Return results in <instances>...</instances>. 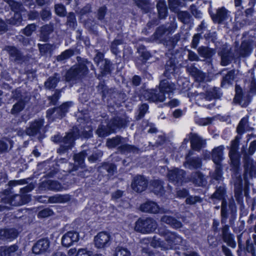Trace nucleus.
Segmentation results:
<instances>
[{
  "label": "nucleus",
  "instance_id": "57",
  "mask_svg": "<svg viewBox=\"0 0 256 256\" xmlns=\"http://www.w3.org/2000/svg\"><path fill=\"white\" fill-rule=\"evenodd\" d=\"M67 24L70 27H74L76 24V19L73 12H70L68 16Z\"/></svg>",
  "mask_w": 256,
  "mask_h": 256
},
{
  "label": "nucleus",
  "instance_id": "54",
  "mask_svg": "<svg viewBox=\"0 0 256 256\" xmlns=\"http://www.w3.org/2000/svg\"><path fill=\"white\" fill-rule=\"evenodd\" d=\"M122 44V40H115L112 43L111 51L114 54H116L118 52V46Z\"/></svg>",
  "mask_w": 256,
  "mask_h": 256
},
{
  "label": "nucleus",
  "instance_id": "22",
  "mask_svg": "<svg viewBox=\"0 0 256 256\" xmlns=\"http://www.w3.org/2000/svg\"><path fill=\"white\" fill-rule=\"evenodd\" d=\"M190 143L192 149L200 150L204 144L205 142L200 136L195 134H190Z\"/></svg>",
  "mask_w": 256,
  "mask_h": 256
},
{
  "label": "nucleus",
  "instance_id": "38",
  "mask_svg": "<svg viewBox=\"0 0 256 256\" xmlns=\"http://www.w3.org/2000/svg\"><path fill=\"white\" fill-rule=\"evenodd\" d=\"M222 239L229 246L232 248H234L236 246L233 236L230 233L222 234Z\"/></svg>",
  "mask_w": 256,
  "mask_h": 256
},
{
  "label": "nucleus",
  "instance_id": "37",
  "mask_svg": "<svg viewBox=\"0 0 256 256\" xmlns=\"http://www.w3.org/2000/svg\"><path fill=\"white\" fill-rule=\"evenodd\" d=\"M135 4L139 8L143 10L145 12L149 10L150 4L146 0H134Z\"/></svg>",
  "mask_w": 256,
  "mask_h": 256
},
{
  "label": "nucleus",
  "instance_id": "61",
  "mask_svg": "<svg viewBox=\"0 0 256 256\" xmlns=\"http://www.w3.org/2000/svg\"><path fill=\"white\" fill-rule=\"evenodd\" d=\"M246 250L252 254H256L255 248L252 244L250 242V239L247 240L246 242Z\"/></svg>",
  "mask_w": 256,
  "mask_h": 256
},
{
  "label": "nucleus",
  "instance_id": "15",
  "mask_svg": "<svg viewBox=\"0 0 256 256\" xmlns=\"http://www.w3.org/2000/svg\"><path fill=\"white\" fill-rule=\"evenodd\" d=\"M118 126L116 120H113L108 124L107 128L104 126H100L96 130V134L100 136H106L111 132H114L115 128Z\"/></svg>",
  "mask_w": 256,
  "mask_h": 256
},
{
  "label": "nucleus",
  "instance_id": "34",
  "mask_svg": "<svg viewBox=\"0 0 256 256\" xmlns=\"http://www.w3.org/2000/svg\"><path fill=\"white\" fill-rule=\"evenodd\" d=\"M156 6L160 18H164L167 14V10L164 2L160 0Z\"/></svg>",
  "mask_w": 256,
  "mask_h": 256
},
{
  "label": "nucleus",
  "instance_id": "13",
  "mask_svg": "<svg viewBox=\"0 0 256 256\" xmlns=\"http://www.w3.org/2000/svg\"><path fill=\"white\" fill-rule=\"evenodd\" d=\"M184 175V172L177 168L168 172V176L171 182L174 184L182 183Z\"/></svg>",
  "mask_w": 256,
  "mask_h": 256
},
{
  "label": "nucleus",
  "instance_id": "43",
  "mask_svg": "<svg viewBox=\"0 0 256 256\" xmlns=\"http://www.w3.org/2000/svg\"><path fill=\"white\" fill-rule=\"evenodd\" d=\"M25 104L22 100H20L18 102L14 104L11 110V113L15 114L22 111L24 107Z\"/></svg>",
  "mask_w": 256,
  "mask_h": 256
},
{
  "label": "nucleus",
  "instance_id": "55",
  "mask_svg": "<svg viewBox=\"0 0 256 256\" xmlns=\"http://www.w3.org/2000/svg\"><path fill=\"white\" fill-rule=\"evenodd\" d=\"M190 14L186 12H182L178 13V18L184 23H188L190 20Z\"/></svg>",
  "mask_w": 256,
  "mask_h": 256
},
{
  "label": "nucleus",
  "instance_id": "44",
  "mask_svg": "<svg viewBox=\"0 0 256 256\" xmlns=\"http://www.w3.org/2000/svg\"><path fill=\"white\" fill-rule=\"evenodd\" d=\"M150 246L154 248H166V246L163 242L156 236H154L150 241Z\"/></svg>",
  "mask_w": 256,
  "mask_h": 256
},
{
  "label": "nucleus",
  "instance_id": "59",
  "mask_svg": "<svg viewBox=\"0 0 256 256\" xmlns=\"http://www.w3.org/2000/svg\"><path fill=\"white\" fill-rule=\"evenodd\" d=\"M92 252L90 250H88L86 248H79L76 254V256H91Z\"/></svg>",
  "mask_w": 256,
  "mask_h": 256
},
{
  "label": "nucleus",
  "instance_id": "25",
  "mask_svg": "<svg viewBox=\"0 0 256 256\" xmlns=\"http://www.w3.org/2000/svg\"><path fill=\"white\" fill-rule=\"evenodd\" d=\"M184 165L186 168L190 169L198 168L201 167L202 161L201 160L198 158H190L187 156Z\"/></svg>",
  "mask_w": 256,
  "mask_h": 256
},
{
  "label": "nucleus",
  "instance_id": "26",
  "mask_svg": "<svg viewBox=\"0 0 256 256\" xmlns=\"http://www.w3.org/2000/svg\"><path fill=\"white\" fill-rule=\"evenodd\" d=\"M198 51L199 55L204 58H209L214 54L212 49L205 46L200 47Z\"/></svg>",
  "mask_w": 256,
  "mask_h": 256
},
{
  "label": "nucleus",
  "instance_id": "52",
  "mask_svg": "<svg viewBox=\"0 0 256 256\" xmlns=\"http://www.w3.org/2000/svg\"><path fill=\"white\" fill-rule=\"evenodd\" d=\"M36 28V26L34 24H30L23 29L22 32L26 36H30L32 32L35 30Z\"/></svg>",
  "mask_w": 256,
  "mask_h": 256
},
{
  "label": "nucleus",
  "instance_id": "6",
  "mask_svg": "<svg viewBox=\"0 0 256 256\" xmlns=\"http://www.w3.org/2000/svg\"><path fill=\"white\" fill-rule=\"evenodd\" d=\"M158 233L164 238L166 248H172L174 246L180 244L182 242V239L180 236L165 228H158Z\"/></svg>",
  "mask_w": 256,
  "mask_h": 256
},
{
  "label": "nucleus",
  "instance_id": "47",
  "mask_svg": "<svg viewBox=\"0 0 256 256\" xmlns=\"http://www.w3.org/2000/svg\"><path fill=\"white\" fill-rule=\"evenodd\" d=\"M38 48L40 52L42 54H44L51 52L52 50V46L48 44H38Z\"/></svg>",
  "mask_w": 256,
  "mask_h": 256
},
{
  "label": "nucleus",
  "instance_id": "24",
  "mask_svg": "<svg viewBox=\"0 0 256 256\" xmlns=\"http://www.w3.org/2000/svg\"><path fill=\"white\" fill-rule=\"evenodd\" d=\"M160 221L170 225L174 228H178L182 226V224L180 222L172 216L166 215L162 216L160 218Z\"/></svg>",
  "mask_w": 256,
  "mask_h": 256
},
{
  "label": "nucleus",
  "instance_id": "50",
  "mask_svg": "<svg viewBox=\"0 0 256 256\" xmlns=\"http://www.w3.org/2000/svg\"><path fill=\"white\" fill-rule=\"evenodd\" d=\"M98 66L104 72H108L110 70V61L106 59L102 60Z\"/></svg>",
  "mask_w": 256,
  "mask_h": 256
},
{
  "label": "nucleus",
  "instance_id": "63",
  "mask_svg": "<svg viewBox=\"0 0 256 256\" xmlns=\"http://www.w3.org/2000/svg\"><path fill=\"white\" fill-rule=\"evenodd\" d=\"M200 202V198L198 196H190L186 200V203L190 204H194Z\"/></svg>",
  "mask_w": 256,
  "mask_h": 256
},
{
  "label": "nucleus",
  "instance_id": "21",
  "mask_svg": "<svg viewBox=\"0 0 256 256\" xmlns=\"http://www.w3.org/2000/svg\"><path fill=\"white\" fill-rule=\"evenodd\" d=\"M42 190H60L62 189V186L56 181L48 180L42 182L40 186Z\"/></svg>",
  "mask_w": 256,
  "mask_h": 256
},
{
  "label": "nucleus",
  "instance_id": "20",
  "mask_svg": "<svg viewBox=\"0 0 256 256\" xmlns=\"http://www.w3.org/2000/svg\"><path fill=\"white\" fill-rule=\"evenodd\" d=\"M223 146H220L214 148L212 152V160L216 165L220 164L221 162L224 160Z\"/></svg>",
  "mask_w": 256,
  "mask_h": 256
},
{
  "label": "nucleus",
  "instance_id": "64",
  "mask_svg": "<svg viewBox=\"0 0 256 256\" xmlns=\"http://www.w3.org/2000/svg\"><path fill=\"white\" fill-rule=\"evenodd\" d=\"M148 110V106L146 104H142L140 108L139 114L138 116L137 119H140L144 116V114Z\"/></svg>",
  "mask_w": 256,
  "mask_h": 256
},
{
  "label": "nucleus",
  "instance_id": "18",
  "mask_svg": "<svg viewBox=\"0 0 256 256\" xmlns=\"http://www.w3.org/2000/svg\"><path fill=\"white\" fill-rule=\"evenodd\" d=\"M220 97V94L218 92V89L217 88H210L206 92V94L200 93L198 95L197 100L200 98L204 99L206 100L210 101L213 98H218Z\"/></svg>",
  "mask_w": 256,
  "mask_h": 256
},
{
  "label": "nucleus",
  "instance_id": "42",
  "mask_svg": "<svg viewBox=\"0 0 256 256\" xmlns=\"http://www.w3.org/2000/svg\"><path fill=\"white\" fill-rule=\"evenodd\" d=\"M236 94L234 99V101L236 103H239L242 106H246L248 104V102H242V100H241V89L238 88V86H236Z\"/></svg>",
  "mask_w": 256,
  "mask_h": 256
},
{
  "label": "nucleus",
  "instance_id": "32",
  "mask_svg": "<svg viewBox=\"0 0 256 256\" xmlns=\"http://www.w3.org/2000/svg\"><path fill=\"white\" fill-rule=\"evenodd\" d=\"M60 80V76L55 74L54 76H50L46 82H45V86L48 88H54Z\"/></svg>",
  "mask_w": 256,
  "mask_h": 256
},
{
  "label": "nucleus",
  "instance_id": "27",
  "mask_svg": "<svg viewBox=\"0 0 256 256\" xmlns=\"http://www.w3.org/2000/svg\"><path fill=\"white\" fill-rule=\"evenodd\" d=\"M226 194L225 188L224 186H220L218 188L216 192L212 196L211 198L212 199H216L218 200H226L224 199V196Z\"/></svg>",
  "mask_w": 256,
  "mask_h": 256
},
{
  "label": "nucleus",
  "instance_id": "19",
  "mask_svg": "<svg viewBox=\"0 0 256 256\" xmlns=\"http://www.w3.org/2000/svg\"><path fill=\"white\" fill-rule=\"evenodd\" d=\"M14 12L13 17L7 20V22L9 24L15 26H19L22 21V14L21 13L24 12V9L22 4H20V8L15 10H12Z\"/></svg>",
  "mask_w": 256,
  "mask_h": 256
},
{
  "label": "nucleus",
  "instance_id": "41",
  "mask_svg": "<svg viewBox=\"0 0 256 256\" xmlns=\"http://www.w3.org/2000/svg\"><path fill=\"white\" fill-rule=\"evenodd\" d=\"M176 71L175 65L172 61L167 62L166 66V71L164 73L166 76L168 78L170 74H173Z\"/></svg>",
  "mask_w": 256,
  "mask_h": 256
},
{
  "label": "nucleus",
  "instance_id": "12",
  "mask_svg": "<svg viewBox=\"0 0 256 256\" xmlns=\"http://www.w3.org/2000/svg\"><path fill=\"white\" fill-rule=\"evenodd\" d=\"M50 247V242L47 239H41L38 240L33 246L32 252L36 254L47 252Z\"/></svg>",
  "mask_w": 256,
  "mask_h": 256
},
{
  "label": "nucleus",
  "instance_id": "4",
  "mask_svg": "<svg viewBox=\"0 0 256 256\" xmlns=\"http://www.w3.org/2000/svg\"><path fill=\"white\" fill-rule=\"evenodd\" d=\"M158 227L155 220L150 218H138L135 222L134 229L142 234H147L153 232Z\"/></svg>",
  "mask_w": 256,
  "mask_h": 256
},
{
  "label": "nucleus",
  "instance_id": "10",
  "mask_svg": "<svg viewBox=\"0 0 256 256\" xmlns=\"http://www.w3.org/2000/svg\"><path fill=\"white\" fill-rule=\"evenodd\" d=\"M148 186L147 180L142 176H138L134 178L132 183V190L136 192L144 191Z\"/></svg>",
  "mask_w": 256,
  "mask_h": 256
},
{
  "label": "nucleus",
  "instance_id": "51",
  "mask_svg": "<svg viewBox=\"0 0 256 256\" xmlns=\"http://www.w3.org/2000/svg\"><path fill=\"white\" fill-rule=\"evenodd\" d=\"M120 138L117 136L112 139H110L107 140V146L109 148H114L120 144Z\"/></svg>",
  "mask_w": 256,
  "mask_h": 256
},
{
  "label": "nucleus",
  "instance_id": "31",
  "mask_svg": "<svg viewBox=\"0 0 256 256\" xmlns=\"http://www.w3.org/2000/svg\"><path fill=\"white\" fill-rule=\"evenodd\" d=\"M192 180L198 186H202L204 182L203 175L199 172H194L192 175Z\"/></svg>",
  "mask_w": 256,
  "mask_h": 256
},
{
  "label": "nucleus",
  "instance_id": "16",
  "mask_svg": "<svg viewBox=\"0 0 256 256\" xmlns=\"http://www.w3.org/2000/svg\"><path fill=\"white\" fill-rule=\"evenodd\" d=\"M18 246L16 244H13L10 246H0V256H20Z\"/></svg>",
  "mask_w": 256,
  "mask_h": 256
},
{
  "label": "nucleus",
  "instance_id": "8",
  "mask_svg": "<svg viewBox=\"0 0 256 256\" xmlns=\"http://www.w3.org/2000/svg\"><path fill=\"white\" fill-rule=\"evenodd\" d=\"M186 70L197 82H208L210 80V79L206 74L202 72L194 66H188L186 68Z\"/></svg>",
  "mask_w": 256,
  "mask_h": 256
},
{
  "label": "nucleus",
  "instance_id": "23",
  "mask_svg": "<svg viewBox=\"0 0 256 256\" xmlns=\"http://www.w3.org/2000/svg\"><path fill=\"white\" fill-rule=\"evenodd\" d=\"M18 236L17 232L13 228L0 230V240H10L16 238Z\"/></svg>",
  "mask_w": 256,
  "mask_h": 256
},
{
  "label": "nucleus",
  "instance_id": "28",
  "mask_svg": "<svg viewBox=\"0 0 256 256\" xmlns=\"http://www.w3.org/2000/svg\"><path fill=\"white\" fill-rule=\"evenodd\" d=\"M152 189L154 193L156 194H163L162 182L159 180H154L152 182L151 184Z\"/></svg>",
  "mask_w": 256,
  "mask_h": 256
},
{
  "label": "nucleus",
  "instance_id": "14",
  "mask_svg": "<svg viewBox=\"0 0 256 256\" xmlns=\"http://www.w3.org/2000/svg\"><path fill=\"white\" fill-rule=\"evenodd\" d=\"M44 124V120L42 119L36 120L32 122L30 126L26 128V134L30 136H34L40 132V130Z\"/></svg>",
  "mask_w": 256,
  "mask_h": 256
},
{
  "label": "nucleus",
  "instance_id": "49",
  "mask_svg": "<svg viewBox=\"0 0 256 256\" xmlns=\"http://www.w3.org/2000/svg\"><path fill=\"white\" fill-rule=\"evenodd\" d=\"M74 54V51L72 50H67L57 56L58 61H62L70 58Z\"/></svg>",
  "mask_w": 256,
  "mask_h": 256
},
{
  "label": "nucleus",
  "instance_id": "29",
  "mask_svg": "<svg viewBox=\"0 0 256 256\" xmlns=\"http://www.w3.org/2000/svg\"><path fill=\"white\" fill-rule=\"evenodd\" d=\"M238 149L230 148L229 152L231 163L234 167H237L239 164V156L237 154Z\"/></svg>",
  "mask_w": 256,
  "mask_h": 256
},
{
  "label": "nucleus",
  "instance_id": "39",
  "mask_svg": "<svg viewBox=\"0 0 256 256\" xmlns=\"http://www.w3.org/2000/svg\"><path fill=\"white\" fill-rule=\"evenodd\" d=\"M234 70H230L228 72L225 76L224 77L222 82V86L232 83L234 78Z\"/></svg>",
  "mask_w": 256,
  "mask_h": 256
},
{
  "label": "nucleus",
  "instance_id": "58",
  "mask_svg": "<svg viewBox=\"0 0 256 256\" xmlns=\"http://www.w3.org/2000/svg\"><path fill=\"white\" fill-rule=\"evenodd\" d=\"M102 154L100 150H96V152L88 158V160L90 162H94L98 160L102 157Z\"/></svg>",
  "mask_w": 256,
  "mask_h": 256
},
{
  "label": "nucleus",
  "instance_id": "2",
  "mask_svg": "<svg viewBox=\"0 0 256 256\" xmlns=\"http://www.w3.org/2000/svg\"><path fill=\"white\" fill-rule=\"evenodd\" d=\"M89 66L92 70H94L92 64L86 60L77 65L72 66L66 73V80L70 81L80 78L86 74Z\"/></svg>",
  "mask_w": 256,
  "mask_h": 256
},
{
  "label": "nucleus",
  "instance_id": "46",
  "mask_svg": "<svg viewBox=\"0 0 256 256\" xmlns=\"http://www.w3.org/2000/svg\"><path fill=\"white\" fill-rule=\"evenodd\" d=\"M221 216H222V222L225 223L226 220L228 216V210H227V207H226V200H223L222 202Z\"/></svg>",
  "mask_w": 256,
  "mask_h": 256
},
{
  "label": "nucleus",
  "instance_id": "3",
  "mask_svg": "<svg viewBox=\"0 0 256 256\" xmlns=\"http://www.w3.org/2000/svg\"><path fill=\"white\" fill-rule=\"evenodd\" d=\"M256 150V140L251 142L248 152L242 150L245 172L250 176H254L256 174V162H254L250 158V156L254 154Z\"/></svg>",
  "mask_w": 256,
  "mask_h": 256
},
{
  "label": "nucleus",
  "instance_id": "30",
  "mask_svg": "<svg viewBox=\"0 0 256 256\" xmlns=\"http://www.w3.org/2000/svg\"><path fill=\"white\" fill-rule=\"evenodd\" d=\"M52 32V26L46 25L42 27L41 34L40 36V39L44 42H46L48 38L49 34Z\"/></svg>",
  "mask_w": 256,
  "mask_h": 256
},
{
  "label": "nucleus",
  "instance_id": "56",
  "mask_svg": "<svg viewBox=\"0 0 256 256\" xmlns=\"http://www.w3.org/2000/svg\"><path fill=\"white\" fill-rule=\"evenodd\" d=\"M70 106V102H66L62 104L59 108H56L57 111L60 112V118H62L64 114L68 112Z\"/></svg>",
  "mask_w": 256,
  "mask_h": 256
},
{
  "label": "nucleus",
  "instance_id": "5",
  "mask_svg": "<svg viewBox=\"0 0 256 256\" xmlns=\"http://www.w3.org/2000/svg\"><path fill=\"white\" fill-rule=\"evenodd\" d=\"M76 136L74 132H68L65 136L62 138L57 134L52 137V140L56 143L60 144V147L58 150V152L64 153L66 150L71 148L74 144Z\"/></svg>",
  "mask_w": 256,
  "mask_h": 256
},
{
  "label": "nucleus",
  "instance_id": "35",
  "mask_svg": "<svg viewBox=\"0 0 256 256\" xmlns=\"http://www.w3.org/2000/svg\"><path fill=\"white\" fill-rule=\"evenodd\" d=\"M252 52V48L247 42H243L240 46V54L243 56H246Z\"/></svg>",
  "mask_w": 256,
  "mask_h": 256
},
{
  "label": "nucleus",
  "instance_id": "11",
  "mask_svg": "<svg viewBox=\"0 0 256 256\" xmlns=\"http://www.w3.org/2000/svg\"><path fill=\"white\" fill-rule=\"evenodd\" d=\"M79 240V234L74 231H70L66 233L62 238V243L63 246L69 247L74 243Z\"/></svg>",
  "mask_w": 256,
  "mask_h": 256
},
{
  "label": "nucleus",
  "instance_id": "33",
  "mask_svg": "<svg viewBox=\"0 0 256 256\" xmlns=\"http://www.w3.org/2000/svg\"><path fill=\"white\" fill-rule=\"evenodd\" d=\"M248 130V118H243L238 124L236 131L238 134H241Z\"/></svg>",
  "mask_w": 256,
  "mask_h": 256
},
{
  "label": "nucleus",
  "instance_id": "17",
  "mask_svg": "<svg viewBox=\"0 0 256 256\" xmlns=\"http://www.w3.org/2000/svg\"><path fill=\"white\" fill-rule=\"evenodd\" d=\"M230 16V12L224 8L222 7L217 10L216 14L212 16L213 20L215 22L220 23L228 20Z\"/></svg>",
  "mask_w": 256,
  "mask_h": 256
},
{
  "label": "nucleus",
  "instance_id": "62",
  "mask_svg": "<svg viewBox=\"0 0 256 256\" xmlns=\"http://www.w3.org/2000/svg\"><path fill=\"white\" fill-rule=\"evenodd\" d=\"M58 203H65L68 202L70 197L68 194H58Z\"/></svg>",
  "mask_w": 256,
  "mask_h": 256
},
{
  "label": "nucleus",
  "instance_id": "36",
  "mask_svg": "<svg viewBox=\"0 0 256 256\" xmlns=\"http://www.w3.org/2000/svg\"><path fill=\"white\" fill-rule=\"evenodd\" d=\"M6 50L14 60H19L20 59L21 54L16 48L8 46L6 48Z\"/></svg>",
  "mask_w": 256,
  "mask_h": 256
},
{
  "label": "nucleus",
  "instance_id": "1",
  "mask_svg": "<svg viewBox=\"0 0 256 256\" xmlns=\"http://www.w3.org/2000/svg\"><path fill=\"white\" fill-rule=\"evenodd\" d=\"M175 88V84L170 80H164L160 84L159 91L154 90H146L144 92V96L146 100L150 102H162L166 98L165 94L170 95Z\"/></svg>",
  "mask_w": 256,
  "mask_h": 256
},
{
  "label": "nucleus",
  "instance_id": "45",
  "mask_svg": "<svg viewBox=\"0 0 256 256\" xmlns=\"http://www.w3.org/2000/svg\"><path fill=\"white\" fill-rule=\"evenodd\" d=\"M85 156L86 152H82L80 153L74 155V160L75 162L78 164V165L80 167H82Z\"/></svg>",
  "mask_w": 256,
  "mask_h": 256
},
{
  "label": "nucleus",
  "instance_id": "60",
  "mask_svg": "<svg viewBox=\"0 0 256 256\" xmlns=\"http://www.w3.org/2000/svg\"><path fill=\"white\" fill-rule=\"evenodd\" d=\"M52 211L50 208H46L40 210L38 214L39 218H44L51 216L52 214Z\"/></svg>",
  "mask_w": 256,
  "mask_h": 256
},
{
  "label": "nucleus",
  "instance_id": "9",
  "mask_svg": "<svg viewBox=\"0 0 256 256\" xmlns=\"http://www.w3.org/2000/svg\"><path fill=\"white\" fill-rule=\"evenodd\" d=\"M140 209L142 212L153 214L168 213V212L164 208H160L156 203L152 201H148L142 204L140 206Z\"/></svg>",
  "mask_w": 256,
  "mask_h": 256
},
{
  "label": "nucleus",
  "instance_id": "53",
  "mask_svg": "<svg viewBox=\"0 0 256 256\" xmlns=\"http://www.w3.org/2000/svg\"><path fill=\"white\" fill-rule=\"evenodd\" d=\"M55 12L58 15L60 16H64L66 13L64 6L61 4H57L55 5Z\"/></svg>",
  "mask_w": 256,
  "mask_h": 256
},
{
  "label": "nucleus",
  "instance_id": "48",
  "mask_svg": "<svg viewBox=\"0 0 256 256\" xmlns=\"http://www.w3.org/2000/svg\"><path fill=\"white\" fill-rule=\"evenodd\" d=\"M115 256H130V252L126 248L118 246L116 248Z\"/></svg>",
  "mask_w": 256,
  "mask_h": 256
},
{
  "label": "nucleus",
  "instance_id": "40",
  "mask_svg": "<svg viewBox=\"0 0 256 256\" xmlns=\"http://www.w3.org/2000/svg\"><path fill=\"white\" fill-rule=\"evenodd\" d=\"M119 150L122 153L134 152L138 151L137 148L133 146L124 144L119 147Z\"/></svg>",
  "mask_w": 256,
  "mask_h": 256
},
{
  "label": "nucleus",
  "instance_id": "7",
  "mask_svg": "<svg viewBox=\"0 0 256 256\" xmlns=\"http://www.w3.org/2000/svg\"><path fill=\"white\" fill-rule=\"evenodd\" d=\"M111 236L109 233L102 232L94 236V242L95 246L98 248H102L110 245Z\"/></svg>",
  "mask_w": 256,
  "mask_h": 256
}]
</instances>
